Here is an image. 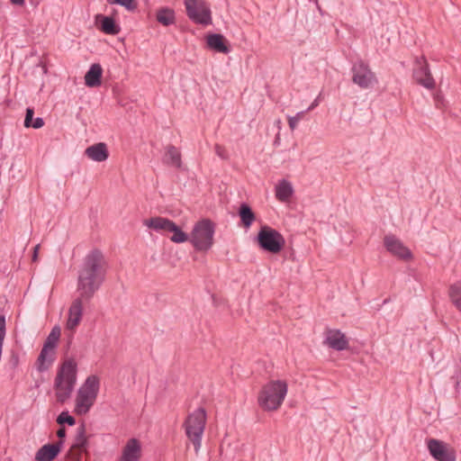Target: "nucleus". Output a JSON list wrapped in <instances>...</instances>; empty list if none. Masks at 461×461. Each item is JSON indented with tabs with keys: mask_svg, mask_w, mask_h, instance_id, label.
Wrapping results in <instances>:
<instances>
[{
	"mask_svg": "<svg viewBox=\"0 0 461 461\" xmlns=\"http://www.w3.org/2000/svg\"><path fill=\"white\" fill-rule=\"evenodd\" d=\"M294 193V186L291 182L282 179L275 188L276 198L282 203L288 202Z\"/></svg>",
	"mask_w": 461,
	"mask_h": 461,
	"instance_id": "nucleus-20",
	"label": "nucleus"
},
{
	"mask_svg": "<svg viewBox=\"0 0 461 461\" xmlns=\"http://www.w3.org/2000/svg\"><path fill=\"white\" fill-rule=\"evenodd\" d=\"M257 240L261 249L273 254L279 253L285 243L284 237L268 226L260 229Z\"/></svg>",
	"mask_w": 461,
	"mask_h": 461,
	"instance_id": "nucleus-8",
	"label": "nucleus"
},
{
	"mask_svg": "<svg viewBox=\"0 0 461 461\" xmlns=\"http://www.w3.org/2000/svg\"><path fill=\"white\" fill-rule=\"evenodd\" d=\"M33 112L31 110V126L35 129H40L44 125V122L41 118H37L32 122Z\"/></svg>",
	"mask_w": 461,
	"mask_h": 461,
	"instance_id": "nucleus-33",
	"label": "nucleus"
},
{
	"mask_svg": "<svg viewBox=\"0 0 461 461\" xmlns=\"http://www.w3.org/2000/svg\"><path fill=\"white\" fill-rule=\"evenodd\" d=\"M215 152L218 156L223 158V153H224V149L220 146V145H216L215 146Z\"/></svg>",
	"mask_w": 461,
	"mask_h": 461,
	"instance_id": "nucleus-36",
	"label": "nucleus"
},
{
	"mask_svg": "<svg viewBox=\"0 0 461 461\" xmlns=\"http://www.w3.org/2000/svg\"><path fill=\"white\" fill-rule=\"evenodd\" d=\"M59 337V330H53L45 341L40 353V367L54 361L55 347Z\"/></svg>",
	"mask_w": 461,
	"mask_h": 461,
	"instance_id": "nucleus-14",
	"label": "nucleus"
},
{
	"mask_svg": "<svg viewBox=\"0 0 461 461\" xmlns=\"http://www.w3.org/2000/svg\"><path fill=\"white\" fill-rule=\"evenodd\" d=\"M86 441L87 438L85 433V428L81 427L78 429L76 443L70 447L68 453V458L71 461H81L86 452Z\"/></svg>",
	"mask_w": 461,
	"mask_h": 461,
	"instance_id": "nucleus-15",
	"label": "nucleus"
},
{
	"mask_svg": "<svg viewBox=\"0 0 461 461\" xmlns=\"http://www.w3.org/2000/svg\"><path fill=\"white\" fill-rule=\"evenodd\" d=\"M95 21L99 29L106 34L116 35L120 32V26L111 17L97 14Z\"/></svg>",
	"mask_w": 461,
	"mask_h": 461,
	"instance_id": "nucleus-21",
	"label": "nucleus"
},
{
	"mask_svg": "<svg viewBox=\"0 0 461 461\" xmlns=\"http://www.w3.org/2000/svg\"><path fill=\"white\" fill-rule=\"evenodd\" d=\"M187 16L196 23H212L211 10L203 0H184Z\"/></svg>",
	"mask_w": 461,
	"mask_h": 461,
	"instance_id": "nucleus-9",
	"label": "nucleus"
},
{
	"mask_svg": "<svg viewBox=\"0 0 461 461\" xmlns=\"http://www.w3.org/2000/svg\"><path fill=\"white\" fill-rule=\"evenodd\" d=\"M59 438H63L65 436V429L61 428L57 432Z\"/></svg>",
	"mask_w": 461,
	"mask_h": 461,
	"instance_id": "nucleus-37",
	"label": "nucleus"
},
{
	"mask_svg": "<svg viewBox=\"0 0 461 461\" xmlns=\"http://www.w3.org/2000/svg\"><path fill=\"white\" fill-rule=\"evenodd\" d=\"M240 217L245 228L250 227L255 220V214L248 204H241L240 208Z\"/></svg>",
	"mask_w": 461,
	"mask_h": 461,
	"instance_id": "nucleus-29",
	"label": "nucleus"
},
{
	"mask_svg": "<svg viewBox=\"0 0 461 461\" xmlns=\"http://www.w3.org/2000/svg\"><path fill=\"white\" fill-rule=\"evenodd\" d=\"M157 21L164 26L174 24L176 22L174 10L163 7L157 11Z\"/></svg>",
	"mask_w": 461,
	"mask_h": 461,
	"instance_id": "nucleus-27",
	"label": "nucleus"
},
{
	"mask_svg": "<svg viewBox=\"0 0 461 461\" xmlns=\"http://www.w3.org/2000/svg\"><path fill=\"white\" fill-rule=\"evenodd\" d=\"M143 224L149 230L157 231L162 235L171 233L170 240L174 243H185L188 240V233L181 230L173 221L161 217L155 216L145 219Z\"/></svg>",
	"mask_w": 461,
	"mask_h": 461,
	"instance_id": "nucleus-6",
	"label": "nucleus"
},
{
	"mask_svg": "<svg viewBox=\"0 0 461 461\" xmlns=\"http://www.w3.org/2000/svg\"><path fill=\"white\" fill-rule=\"evenodd\" d=\"M12 4L22 5L24 4V0H10Z\"/></svg>",
	"mask_w": 461,
	"mask_h": 461,
	"instance_id": "nucleus-38",
	"label": "nucleus"
},
{
	"mask_svg": "<svg viewBox=\"0 0 461 461\" xmlns=\"http://www.w3.org/2000/svg\"><path fill=\"white\" fill-rule=\"evenodd\" d=\"M430 455L438 461H455V450L443 441L430 438L427 442Z\"/></svg>",
	"mask_w": 461,
	"mask_h": 461,
	"instance_id": "nucleus-11",
	"label": "nucleus"
},
{
	"mask_svg": "<svg viewBox=\"0 0 461 461\" xmlns=\"http://www.w3.org/2000/svg\"><path fill=\"white\" fill-rule=\"evenodd\" d=\"M100 389V379L96 375H89L77 391L75 400V412L86 414L94 405Z\"/></svg>",
	"mask_w": 461,
	"mask_h": 461,
	"instance_id": "nucleus-5",
	"label": "nucleus"
},
{
	"mask_svg": "<svg viewBox=\"0 0 461 461\" xmlns=\"http://www.w3.org/2000/svg\"><path fill=\"white\" fill-rule=\"evenodd\" d=\"M141 456V444L136 438L127 441L122 451L119 461H140Z\"/></svg>",
	"mask_w": 461,
	"mask_h": 461,
	"instance_id": "nucleus-16",
	"label": "nucleus"
},
{
	"mask_svg": "<svg viewBox=\"0 0 461 461\" xmlns=\"http://www.w3.org/2000/svg\"><path fill=\"white\" fill-rule=\"evenodd\" d=\"M77 365L75 359L68 358L59 366L54 381L55 396L59 402L70 398L77 382Z\"/></svg>",
	"mask_w": 461,
	"mask_h": 461,
	"instance_id": "nucleus-3",
	"label": "nucleus"
},
{
	"mask_svg": "<svg viewBox=\"0 0 461 461\" xmlns=\"http://www.w3.org/2000/svg\"><path fill=\"white\" fill-rule=\"evenodd\" d=\"M206 424V412L198 408L190 413L185 421V434L198 452L202 445V437Z\"/></svg>",
	"mask_w": 461,
	"mask_h": 461,
	"instance_id": "nucleus-7",
	"label": "nucleus"
},
{
	"mask_svg": "<svg viewBox=\"0 0 461 461\" xmlns=\"http://www.w3.org/2000/svg\"><path fill=\"white\" fill-rule=\"evenodd\" d=\"M85 154L88 158L96 162L105 161L109 156L107 146L104 142L89 146L86 149Z\"/></svg>",
	"mask_w": 461,
	"mask_h": 461,
	"instance_id": "nucleus-19",
	"label": "nucleus"
},
{
	"mask_svg": "<svg viewBox=\"0 0 461 461\" xmlns=\"http://www.w3.org/2000/svg\"><path fill=\"white\" fill-rule=\"evenodd\" d=\"M42 70H43V73L47 72V68L44 66L42 67Z\"/></svg>",
	"mask_w": 461,
	"mask_h": 461,
	"instance_id": "nucleus-41",
	"label": "nucleus"
},
{
	"mask_svg": "<svg viewBox=\"0 0 461 461\" xmlns=\"http://www.w3.org/2000/svg\"><path fill=\"white\" fill-rule=\"evenodd\" d=\"M317 105H318L317 101H314V102L310 105V107L308 108V111L312 110V109H313V108H315Z\"/></svg>",
	"mask_w": 461,
	"mask_h": 461,
	"instance_id": "nucleus-39",
	"label": "nucleus"
},
{
	"mask_svg": "<svg viewBox=\"0 0 461 461\" xmlns=\"http://www.w3.org/2000/svg\"><path fill=\"white\" fill-rule=\"evenodd\" d=\"M106 262L104 255L94 250L85 258L78 275L77 291L81 298H91L104 279Z\"/></svg>",
	"mask_w": 461,
	"mask_h": 461,
	"instance_id": "nucleus-1",
	"label": "nucleus"
},
{
	"mask_svg": "<svg viewBox=\"0 0 461 461\" xmlns=\"http://www.w3.org/2000/svg\"><path fill=\"white\" fill-rule=\"evenodd\" d=\"M288 392L285 380H270L262 386L258 395V404L265 411H276L283 404Z\"/></svg>",
	"mask_w": 461,
	"mask_h": 461,
	"instance_id": "nucleus-2",
	"label": "nucleus"
},
{
	"mask_svg": "<svg viewBox=\"0 0 461 461\" xmlns=\"http://www.w3.org/2000/svg\"><path fill=\"white\" fill-rule=\"evenodd\" d=\"M110 5H120L126 8L128 11H132L137 8V1L136 0H106Z\"/></svg>",
	"mask_w": 461,
	"mask_h": 461,
	"instance_id": "nucleus-30",
	"label": "nucleus"
},
{
	"mask_svg": "<svg viewBox=\"0 0 461 461\" xmlns=\"http://www.w3.org/2000/svg\"><path fill=\"white\" fill-rule=\"evenodd\" d=\"M39 250H40V245H37L33 249V254L31 258V262H37L39 260Z\"/></svg>",
	"mask_w": 461,
	"mask_h": 461,
	"instance_id": "nucleus-34",
	"label": "nucleus"
},
{
	"mask_svg": "<svg viewBox=\"0 0 461 461\" xmlns=\"http://www.w3.org/2000/svg\"><path fill=\"white\" fill-rule=\"evenodd\" d=\"M352 80L361 88H369L377 83L375 74L363 62H358L353 66Z\"/></svg>",
	"mask_w": 461,
	"mask_h": 461,
	"instance_id": "nucleus-10",
	"label": "nucleus"
},
{
	"mask_svg": "<svg viewBox=\"0 0 461 461\" xmlns=\"http://www.w3.org/2000/svg\"><path fill=\"white\" fill-rule=\"evenodd\" d=\"M39 0H31V5H38Z\"/></svg>",
	"mask_w": 461,
	"mask_h": 461,
	"instance_id": "nucleus-40",
	"label": "nucleus"
},
{
	"mask_svg": "<svg viewBox=\"0 0 461 461\" xmlns=\"http://www.w3.org/2000/svg\"><path fill=\"white\" fill-rule=\"evenodd\" d=\"M206 42L210 49L221 53H228L229 47L227 40L221 34H208Z\"/></svg>",
	"mask_w": 461,
	"mask_h": 461,
	"instance_id": "nucleus-24",
	"label": "nucleus"
},
{
	"mask_svg": "<svg viewBox=\"0 0 461 461\" xmlns=\"http://www.w3.org/2000/svg\"><path fill=\"white\" fill-rule=\"evenodd\" d=\"M80 296L73 302L69 308L67 329L75 330L79 325L83 314V303Z\"/></svg>",
	"mask_w": 461,
	"mask_h": 461,
	"instance_id": "nucleus-18",
	"label": "nucleus"
},
{
	"mask_svg": "<svg viewBox=\"0 0 461 461\" xmlns=\"http://www.w3.org/2000/svg\"><path fill=\"white\" fill-rule=\"evenodd\" d=\"M326 343L330 348L336 350H344L348 348V339L339 330H329L326 332Z\"/></svg>",
	"mask_w": 461,
	"mask_h": 461,
	"instance_id": "nucleus-17",
	"label": "nucleus"
},
{
	"mask_svg": "<svg viewBox=\"0 0 461 461\" xmlns=\"http://www.w3.org/2000/svg\"><path fill=\"white\" fill-rule=\"evenodd\" d=\"M58 422L59 424H63V423H68L69 425H74L75 424V419L68 415V412H61L59 414V416L58 417Z\"/></svg>",
	"mask_w": 461,
	"mask_h": 461,
	"instance_id": "nucleus-32",
	"label": "nucleus"
},
{
	"mask_svg": "<svg viewBox=\"0 0 461 461\" xmlns=\"http://www.w3.org/2000/svg\"><path fill=\"white\" fill-rule=\"evenodd\" d=\"M60 451V444H47L35 454L36 461H52Z\"/></svg>",
	"mask_w": 461,
	"mask_h": 461,
	"instance_id": "nucleus-23",
	"label": "nucleus"
},
{
	"mask_svg": "<svg viewBox=\"0 0 461 461\" xmlns=\"http://www.w3.org/2000/svg\"><path fill=\"white\" fill-rule=\"evenodd\" d=\"M214 233V223L209 219H202L194 224L187 241L195 250L206 252L213 246Z\"/></svg>",
	"mask_w": 461,
	"mask_h": 461,
	"instance_id": "nucleus-4",
	"label": "nucleus"
},
{
	"mask_svg": "<svg viewBox=\"0 0 461 461\" xmlns=\"http://www.w3.org/2000/svg\"><path fill=\"white\" fill-rule=\"evenodd\" d=\"M103 68L100 64H92L85 75V84L88 87H96L101 85Z\"/></svg>",
	"mask_w": 461,
	"mask_h": 461,
	"instance_id": "nucleus-22",
	"label": "nucleus"
},
{
	"mask_svg": "<svg viewBox=\"0 0 461 461\" xmlns=\"http://www.w3.org/2000/svg\"><path fill=\"white\" fill-rule=\"evenodd\" d=\"M384 245L387 251L399 259L407 261L412 258L411 250L394 236H385L384 239Z\"/></svg>",
	"mask_w": 461,
	"mask_h": 461,
	"instance_id": "nucleus-13",
	"label": "nucleus"
},
{
	"mask_svg": "<svg viewBox=\"0 0 461 461\" xmlns=\"http://www.w3.org/2000/svg\"><path fill=\"white\" fill-rule=\"evenodd\" d=\"M40 356L38 357L36 362H35V376H34V384L35 387H39L41 384L47 382L50 380V375L49 374V370L50 366H52L53 362H50L47 366H41L40 367Z\"/></svg>",
	"mask_w": 461,
	"mask_h": 461,
	"instance_id": "nucleus-25",
	"label": "nucleus"
},
{
	"mask_svg": "<svg viewBox=\"0 0 461 461\" xmlns=\"http://www.w3.org/2000/svg\"><path fill=\"white\" fill-rule=\"evenodd\" d=\"M413 78L419 85L427 89H433L435 87V80L429 72L427 60L424 58L416 60Z\"/></svg>",
	"mask_w": 461,
	"mask_h": 461,
	"instance_id": "nucleus-12",
	"label": "nucleus"
},
{
	"mask_svg": "<svg viewBox=\"0 0 461 461\" xmlns=\"http://www.w3.org/2000/svg\"><path fill=\"white\" fill-rule=\"evenodd\" d=\"M29 123H30V121H29V107H27L26 110H25V115H24V121H23L24 127L29 129Z\"/></svg>",
	"mask_w": 461,
	"mask_h": 461,
	"instance_id": "nucleus-35",
	"label": "nucleus"
},
{
	"mask_svg": "<svg viewBox=\"0 0 461 461\" xmlns=\"http://www.w3.org/2000/svg\"><path fill=\"white\" fill-rule=\"evenodd\" d=\"M304 113V112H300L297 113L294 116L287 117L288 125L291 131H294L297 128L298 123L303 118Z\"/></svg>",
	"mask_w": 461,
	"mask_h": 461,
	"instance_id": "nucleus-31",
	"label": "nucleus"
},
{
	"mask_svg": "<svg viewBox=\"0 0 461 461\" xmlns=\"http://www.w3.org/2000/svg\"><path fill=\"white\" fill-rule=\"evenodd\" d=\"M448 295L451 303L461 312V282L450 285Z\"/></svg>",
	"mask_w": 461,
	"mask_h": 461,
	"instance_id": "nucleus-28",
	"label": "nucleus"
},
{
	"mask_svg": "<svg viewBox=\"0 0 461 461\" xmlns=\"http://www.w3.org/2000/svg\"><path fill=\"white\" fill-rule=\"evenodd\" d=\"M164 163L175 167H181V153L178 149L174 146H167L164 155Z\"/></svg>",
	"mask_w": 461,
	"mask_h": 461,
	"instance_id": "nucleus-26",
	"label": "nucleus"
}]
</instances>
